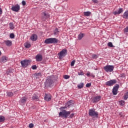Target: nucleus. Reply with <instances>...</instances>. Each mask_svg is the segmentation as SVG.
I'll return each instance as SVG.
<instances>
[{"mask_svg": "<svg viewBox=\"0 0 128 128\" xmlns=\"http://www.w3.org/2000/svg\"><path fill=\"white\" fill-rule=\"evenodd\" d=\"M24 46L26 48H30V44L26 42L24 44Z\"/></svg>", "mask_w": 128, "mask_h": 128, "instance_id": "a878e982", "label": "nucleus"}, {"mask_svg": "<svg viewBox=\"0 0 128 128\" xmlns=\"http://www.w3.org/2000/svg\"><path fill=\"white\" fill-rule=\"evenodd\" d=\"M116 79L110 80L106 82V85L108 86H112L114 84H116Z\"/></svg>", "mask_w": 128, "mask_h": 128, "instance_id": "6e6552de", "label": "nucleus"}, {"mask_svg": "<svg viewBox=\"0 0 128 128\" xmlns=\"http://www.w3.org/2000/svg\"><path fill=\"white\" fill-rule=\"evenodd\" d=\"M84 83H80L78 85V88L79 89L82 88H84Z\"/></svg>", "mask_w": 128, "mask_h": 128, "instance_id": "393cba45", "label": "nucleus"}, {"mask_svg": "<svg viewBox=\"0 0 128 128\" xmlns=\"http://www.w3.org/2000/svg\"><path fill=\"white\" fill-rule=\"evenodd\" d=\"M95 70H98V69H95Z\"/></svg>", "mask_w": 128, "mask_h": 128, "instance_id": "6e6d98bb", "label": "nucleus"}, {"mask_svg": "<svg viewBox=\"0 0 128 128\" xmlns=\"http://www.w3.org/2000/svg\"><path fill=\"white\" fill-rule=\"evenodd\" d=\"M124 100H120L119 102L120 106H124Z\"/></svg>", "mask_w": 128, "mask_h": 128, "instance_id": "7c9ffc66", "label": "nucleus"}, {"mask_svg": "<svg viewBox=\"0 0 128 128\" xmlns=\"http://www.w3.org/2000/svg\"><path fill=\"white\" fill-rule=\"evenodd\" d=\"M20 9V6L18 4H16L14 6H12L11 8L13 12H18Z\"/></svg>", "mask_w": 128, "mask_h": 128, "instance_id": "1a4fd4ad", "label": "nucleus"}, {"mask_svg": "<svg viewBox=\"0 0 128 128\" xmlns=\"http://www.w3.org/2000/svg\"><path fill=\"white\" fill-rule=\"evenodd\" d=\"M20 64L22 67L26 68V66H28V64H30V60H23L20 61Z\"/></svg>", "mask_w": 128, "mask_h": 128, "instance_id": "0eeeda50", "label": "nucleus"}, {"mask_svg": "<svg viewBox=\"0 0 128 128\" xmlns=\"http://www.w3.org/2000/svg\"><path fill=\"white\" fill-rule=\"evenodd\" d=\"M88 114L92 118H98V112H96L94 108H91L89 110Z\"/></svg>", "mask_w": 128, "mask_h": 128, "instance_id": "20e7f679", "label": "nucleus"}, {"mask_svg": "<svg viewBox=\"0 0 128 128\" xmlns=\"http://www.w3.org/2000/svg\"><path fill=\"white\" fill-rule=\"evenodd\" d=\"M124 12V10H122V8H119V10H118L115 11L114 14V16H116V14H122V12Z\"/></svg>", "mask_w": 128, "mask_h": 128, "instance_id": "a211bd4d", "label": "nucleus"}, {"mask_svg": "<svg viewBox=\"0 0 128 128\" xmlns=\"http://www.w3.org/2000/svg\"><path fill=\"white\" fill-rule=\"evenodd\" d=\"M10 38H14V33H12L10 35Z\"/></svg>", "mask_w": 128, "mask_h": 128, "instance_id": "f704fd0d", "label": "nucleus"}, {"mask_svg": "<svg viewBox=\"0 0 128 128\" xmlns=\"http://www.w3.org/2000/svg\"><path fill=\"white\" fill-rule=\"evenodd\" d=\"M84 33H80V34L78 35V40H80L84 38Z\"/></svg>", "mask_w": 128, "mask_h": 128, "instance_id": "aec40b11", "label": "nucleus"}, {"mask_svg": "<svg viewBox=\"0 0 128 128\" xmlns=\"http://www.w3.org/2000/svg\"><path fill=\"white\" fill-rule=\"evenodd\" d=\"M32 70H36V68H37L36 65L32 66Z\"/></svg>", "mask_w": 128, "mask_h": 128, "instance_id": "37998d69", "label": "nucleus"}, {"mask_svg": "<svg viewBox=\"0 0 128 128\" xmlns=\"http://www.w3.org/2000/svg\"><path fill=\"white\" fill-rule=\"evenodd\" d=\"M84 73L83 72H78V76H84Z\"/></svg>", "mask_w": 128, "mask_h": 128, "instance_id": "a19ab883", "label": "nucleus"}, {"mask_svg": "<svg viewBox=\"0 0 128 128\" xmlns=\"http://www.w3.org/2000/svg\"><path fill=\"white\" fill-rule=\"evenodd\" d=\"M90 14H92V12H84V16H90Z\"/></svg>", "mask_w": 128, "mask_h": 128, "instance_id": "5701e85b", "label": "nucleus"}, {"mask_svg": "<svg viewBox=\"0 0 128 128\" xmlns=\"http://www.w3.org/2000/svg\"><path fill=\"white\" fill-rule=\"evenodd\" d=\"M70 114V111H66V110H62V112H59V116L64 118H68Z\"/></svg>", "mask_w": 128, "mask_h": 128, "instance_id": "7ed1b4c3", "label": "nucleus"}, {"mask_svg": "<svg viewBox=\"0 0 128 128\" xmlns=\"http://www.w3.org/2000/svg\"><path fill=\"white\" fill-rule=\"evenodd\" d=\"M31 40H32V42H36L38 40V36L36 34H32L30 38Z\"/></svg>", "mask_w": 128, "mask_h": 128, "instance_id": "f3484780", "label": "nucleus"}, {"mask_svg": "<svg viewBox=\"0 0 128 128\" xmlns=\"http://www.w3.org/2000/svg\"><path fill=\"white\" fill-rule=\"evenodd\" d=\"M44 42L46 44H58V39H57L56 38H49L46 39Z\"/></svg>", "mask_w": 128, "mask_h": 128, "instance_id": "f03ea898", "label": "nucleus"}, {"mask_svg": "<svg viewBox=\"0 0 128 128\" xmlns=\"http://www.w3.org/2000/svg\"><path fill=\"white\" fill-rule=\"evenodd\" d=\"M29 128H34V124H29Z\"/></svg>", "mask_w": 128, "mask_h": 128, "instance_id": "49530a36", "label": "nucleus"}, {"mask_svg": "<svg viewBox=\"0 0 128 128\" xmlns=\"http://www.w3.org/2000/svg\"><path fill=\"white\" fill-rule=\"evenodd\" d=\"M10 30H14V24H12V23H10Z\"/></svg>", "mask_w": 128, "mask_h": 128, "instance_id": "72a5a7b5", "label": "nucleus"}, {"mask_svg": "<svg viewBox=\"0 0 128 128\" xmlns=\"http://www.w3.org/2000/svg\"><path fill=\"white\" fill-rule=\"evenodd\" d=\"M6 118L4 116H0V122H4Z\"/></svg>", "mask_w": 128, "mask_h": 128, "instance_id": "cd10ccee", "label": "nucleus"}, {"mask_svg": "<svg viewBox=\"0 0 128 128\" xmlns=\"http://www.w3.org/2000/svg\"><path fill=\"white\" fill-rule=\"evenodd\" d=\"M90 86H92V83H88V84H86V88H90Z\"/></svg>", "mask_w": 128, "mask_h": 128, "instance_id": "79ce46f5", "label": "nucleus"}, {"mask_svg": "<svg viewBox=\"0 0 128 128\" xmlns=\"http://www.w3.org/2000/svg\"><path fill=\"white\" fill-rule=\"evenodd\" d=\"M108 46L110 48H114V45L112 44V42H108Z\"/></svg>", "mask_w": 128, "mask_h": 128, "instance_id": "473e14b6", "label": "nucleus"}, {"mask_svg": "<svg viewBox=\"0 0 128 128\" xmlns=\"http://www.w3.org/2000/svg\"><path fill=\"white\" fill-rule=\"evenodd\" d=\"M67 52L66 50L63 49L62 51L58 54L60 58H62V56H66V53Z\"/></svg>", "mask_w": 128, "mask_h": 128, "instance_id": "9d476101", "label": "nucleus"}, {"mask_svg": "<svg viewBox=\"0 0 128 128\" xmlns=\"http://www.w3.org/2000/svg\"><path fill=\"white\" fill-rule=\"evenodd\" d=\"M32 98L34 100H38V96H36V94H34V95H33Z\"/></svg>", "mask_w": 128, "mask_h": 128, "instance_id": "b1692460", "label": "nucleus"}, {"mask_svg": "<svg viewBox=\"0 0 128 128\" xmlns=\"http://www.w3.org/2000/svg\"><path fill=\"white\" fill-rule=\"evenodd\" d=\"M74 114L72 113L70 115L69 118H74Z\"/></svg>", "mask_w": 128, "mask_h": 128, "instance_id": "a18cd8bd", "label": "nucleus"}, {"mask_svg": "<svg viewBox=\"0 0 128 128\" xmlns=\"http://www.w3.org/2000/svg\"><path fill=\"white\" fill-rule=\"evenodd\" d=\"M93 2H94V4H97L98 0H92Z\"/></svg>", "mask_w": 128, "mask_h": 128, "instance_id": "09e8293b", "label": "nucleus"}, {"mask_svg": "<svg viewBox=\"0 0 128 128\" xmlns=\"http://www.w3.org/2000/svg\"><path fill=\"white\" fill-rule=\"evenodd\" d=\"M2 14V8H0V14Z\"/></svg>", "mask_w": 128, "mask_h": 128, "instance_id": "3c124183", "label": "nucleus"}, {"mask_svg": "<svg viewBox=\"0 0 128 128\" xmlns=\"http://www.w3.org/2000/svg\"><path fill=\"white\" fill-rule=\"evenodd\" d=\"M7 96H14V93H12V92H8Z\"/></svg>", "mask_w": 128, "mask_h": 128, "instance_id": "c85d7f7f", "label": "nucleus"}, {"mask_svg": "<svg viewBox=\"0 0 128 128\" xmlns=\"http://www.w3.org/2000/svg\"><path fill=\"white\" fill-rule=\"evenodd\" d=\"M26 100H28V98L23 97L20 100V104H25L26 102Z\"/></svg>", "mask_w": 128, "mask_h": 128, "instance_id": "2eb2a0df", "label": "nucleus"}, {"mask_svg": "<svg viewBox=\"0 0 128 128\" xmlns=\"http://www.w3.org/2000/svg\"><path fill=\"white\" fill-rule=\"evenodd\" d=\"M118 88H120V85L118 84L114 86L112 90V92L114 96H116L118 94Z\"/></svg>", "mask_w": 128, "mask_h": 128, "instance_id": "423d86ee", "label": "nucleus"}, {"mask_svg": "<svg viewBox=\"0 0 128 128\" xmlns=\"http://www.w3.org/2000/svg\"><path fill=\"white\" fill-rule=\"evenodd\" d=\"M104 70L106 72H112L114 70V66L113 65H106L104 67Z\"/></svg>", "mask_w": 128, "mask_h": 128, "instance_id": "39448f33", "label": "nucleus"}, {"mask_svg": "<svg viewBox=\"0 0 128 128\" xmlns=\"http://www.w3.org/2000/svg\"><path fill=\"white\" fill-rule=\"evenodd\" d=\"M46 88H50L54 86V77L49 76L44 82Z\"/></svg>", "mask_w": 128, "mask_h": 128, "instance_id": "f257e3e1", "label": "nucleus"}, {"mask_svg": "<svg viewBox=\"0 0 128 128\" xmlns=\"http://www.w3.org/2000/svg\"><path fill=\"white\" fill-rule=\"evenodd\" d=\"M64 78L65 80H68V78H70V76H68V75H64Z\"/></svg>", "mask_w": 128, "mask_h": 128, "instance_id": "e433bc0d", "label": "nucleus"}, {"mask_svg": "<svg viewBox=\"0 0 128 128\" xmlns=\"http://www.w3.org/2000/svg\"><path fill=\"white\" fill-rule=\"evenodd\" d=\"M35 58L36 62H42V54H38L36 56Z\"/></svg>", "mask_w": 128, "mask_h": 128, "instance_id": "ddd939ff", "label": "nucleus"}, {"mask_svg": "<svg viewBox=\"0 0 128 128\" xmlns=\"http://www.w3.org/2000/svg\"><path fill=\"white\" fill-rule=\"evenodd\" d=\"M42 20H46L48 18H50V15L46 12H42Z\"/></svg>", "mask_w": 128, "mask_h": 128, "instance_id": "9b49d317", "label": "nucleus"}, {"mask_svg": "<svg viewBox=\"0 0 128 128\" xmlns=\"http://www.w3.org/2000/svg\"><path fill=\"white\" fill-rule=\"evenodd\" d=\"M86 76H90V72H87Z\"/></svg>", "mask_w": 128, "mask_h": 128, "instance_id": "8fccbe9b", "label": "nucleus"}, {"mask_svg": "<svg viewBox=\"0 0 128 128\" xmlns=\"http://www.w3.org/2000/svg\"><path fill=\"white\" fill-rule=\"evenodd\" d=\"M2 56V52L0 51V56Z\"/></svg>", "mask_w": 128, "mask_h": 128, "instance_id": "5fc2aeb1", "label": "nucleus"}, {"mask_svg": "<svg viewBox=\"0 0 128 128\" xmlns=\"http://www.w3.org/2000/svg\"><path fill=\"white\" fill-rule=\"evenodd\" d=\"M67 103L68 104L69 106H70V108H72V106H74V103L72 102V100L68 101V102H67Z\"/></svg>", "mask_w": 128, "mask_h": 128, "instance_id": "4be33fe9", "label": "nucleus"}, {"mask_svg": "<svg viewBox=\"0 0 128 128\" xmlns=\"http://www.w3.org/2000/svg\"><path fill=\"white\" fill-rule=\"evenodd\" d=\"M22 6H26V1L22 0Z\"/></svg>", "mask_w": 128, "mask_h": 128, "instance_id": "de8ad7c7", "label": "nucleus"}, {"mask_svg": "<svg viewBox=\"0 0 128 128\" xmlns=\"http://www.w3.org/2000/svg\"><path fill=\"white\" fill-rule=\"evenodd\" d=\"M36 76H38V78H42V73L40 72H36Z\"/></svg>", "mask_w": 128, "mask_h": 128, "instance_id": "2f4dec72", "label": "nucleus"}, {"mask_svg": "<svg viewBox=\"0 0 128 128\" xmlns=\"http://www.w3.org/2000/svg\"><path fill=\"white\" fill-rule=\"evenodd\" d=\"M92 58H98V56L96 54H93L92 55Z\"/></svg>", "mask_w": 128, "mask_h": 128, "instance_id": "ea45409f", "label": "nucleus"}, {"mask_svg": "<svg viewBox=\"0 0 128 128\" xmlns=\"http://www.w3.org/2000/svg\"><path fill=\"white\" fill-rule=\"evenodd\" d=\"M123 18H126L128 20V10L126 11L123 14Z\"/></svg>", "mask_w": 128, "mask_h": 128, "instance_id": "412c9836", "label": "nucleus"}, {"mask_svg": "<svg viewBox=\"0 0 128 128\" xmlns=\"http://www.w3.org/2000/svg\"><path fill=\"white\" fill-rule=\"evenodd\" d=\"M124 32L125 34H128V26L124 29Z\"/></svg>", "mask_w": 128, "mask_h": 128, "instance_id": "4c0bfd02", "label": "nucleus"}, {"mask_svg": "<svg viewBox=\"0 0 128 128\" xmlns=\"http://www.w3.org/2000/svg\"><path fill=\"white\" fill-rule=\"evenodd\" d=\"M128 98V92L124 94V100H126Z\"/></svg>", "mask_w": 128, "mask_h": 128, "instance_id": "bb28decb", "label": "nucleus"}, {"mask_svg": "<svg viewBox=\"0 0 128 128\" xmlns=\"http://www.w3.org/2000/svg\"><path fill=\"white\" fill-rule=\"evenodd\" d=\"M4 43L7 46H10L12 44V42L10 40H5Z\"/></svg>", "mask_w": 128, "mask_h": 128, "instance_id": "6ab92c4d", "label": "nucleus"}, {"mask_svg": "<svg viewBox=\"0 0 128 128\" xmlns=\"http://www.w3.org/2000/svg\"><path fill=\"white\" fill-rule=\"evenodd\" d=\"M58 32H60V30H58V28H56L54 31V34H58Z\"/></svg>", "mask_w": 128, "mask_h": 128, "instance_id": "c756f323", "label": "nucleus"}, {"mask_svg": "<svg viewBox=\"0 0 128 128\" xmlns=\"http://www.w3.org/2000/svg\"><path fill=\"white\" fill-rule=\"evenodd\" d=\"M62 108H64V107H61L60 110H62Z\"/></svg>", "mask_w": 128, "mask_h": 128, "instance_id": "864d4df0", "label": "nucleus"}, {"mask_svg": "<svg viewBox=\"0 0 128 128\" xmlns=\"http://www.w3.org/2000/svg\"><path fill=\"white\" fill-rule=\"evenodd\" d=\"M102 98V96H96L94 97L92 99L93 102H100Z\"/></svg>", "mask_w": 128, "mask_h": 128, "instance_id": "4468645a", "label": "nucleus"}, {"mask_svg": "<svg viewBox=\"0 0 128 128\" xmlns=\"http://www.w3.org/2000/svg\"><path fill=\"white\" fill-rule=\"evenodd\" d=\"M8 57L6 56H3L0 58V62H1V64H4V62H8Z\"/></svg>", "mask_w": 128, "mask_h": 128, "instance_id": "f8f14e48", "label": "nucleus"}, {"mask_svg": "<svg viewBox=\"0 0 128 128\" xmlns=\"http://www.w3.org/2000/svg\"><path fill=\"white\" fill-rule=\"evenodd\" d=\"M90 76H92V78H94V75L93 74H90Z\"/></svg>", "mask_w": 128, "mask_h": 128, "instance_id": "603ef678", "label": "nucleus"}, {"mask_svg": "<svg viewBox=\"0 0 128 128\" xmlns=\"http://www.w3.org/2000/svg\"><path fill=\"white\" fill-rule=\"evenodd\" d=\"M6 72H7V74H12V71L11 70H8Z\"/></svg>", "mask_w": 128, "mask_h": 128, "instance_id": "c03bdc74", "label": "nucleus"}, {"mask_svg": "<svg viewBox=\"0 0 128 128\" xmlns=\"http://www.w3.org/2000/svg\"><path fill=\"white\" fill-rule=\"evenodd\" d=\"M76 62V60H73L70 64V66H74V64Z\"/></svg>", "mask_w": 128, "mask_h": 128, "instance_id": "c9c22d12", "label": "nucleus"}, {"mask_svg": "<svg viewBox=\"0 0 128 128\" xmlns=\"http://www.w3.org/2000/svg\"><path fill=\"white\" fill-rule=\"evenodd\" d=\"M44 100L46 102H50L52 100V98H50V95L45 94L44 96Z\"/></svg>", "mask_w": 128, "mask_h": 128, "instance_id": "dca6fc26", "label": "nucleus"}, {"mask_svg": "<svg viewBox=\"0 0 128 128\" xmlns=\"http://www.w3.org/2000/svg\"><path fill=\"white\" fill-rule=\"evenodd\" d=\"M70 108V106L68 104V102L64 106V108Z\"/></svg>", "mask_w": 128, "mask_h": 128, "instance_id": "58836bf2", "label": "nucleus"}]
</instances>
